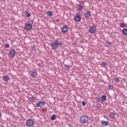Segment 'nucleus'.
<instances>
[{"label": "nucleus", "mask_w": 127, "mask_h": 127, "mask_svg": "<svg viewBox=\"0 0 127 127\" xmlns=\"http://www.w3.org/2000/svg\"><path fill=\"white\" fill-rule=\"evenodd\" d=\"M31 77H32L33 78H35L36 77V76H37V72L36 71H33L31 73Z\"/></svg>", "instance_id": "12"}, {"label": "nucleus", "mask_w": 127, "mask_h": 127, "mask_svg": "<svg viewBox=\"0 0 127 127\" xmlns=\"http://www.w3.org/2000/svg\"><path fill=\"white\" fill-rule=\"evenodd\" d=\"M51 47L52 48V50H56V49L58 48V46L57 44L55 43V42L51 43Z\"/></svg>", "instance_id": "6"}, {"label": "nucleus", "mask_w": 127, "mask_h": 127, "mask_svg": "<svg viewBox=\"0 0 127 127\" xmlns=\"http://www.w3.org/2000/svg\"><path fill=\"white\" fill-rule=\"evenodd\" d=\"M89 122V117L87 116H81L80 118V123L81 124H87Z\"/></svg>", "instance_id": "1"}, {"label": "nucleus", "mask_w": 127, "mask_h": 127, "mask_svg": "<svg viewBox=\"0 0 127 127\" xmlns=\"http://www.w3.org/2000/svg\"><path fill=\"white\" fill-rule=\"evenodd\" d=\"M51 119L52 121H54L55 120H56V115H53L51 117Z\"/></svg>", "instance_id": "24"}, {"label": "nucleus", "mask_w": 127, "mask_h": 127, "mask_svg": "<svg viewBox=\"0 0 127 127\" xmlns=\"http://www.w3.org/2000/svg\"><path fill=\"white\" fill-rule=\"evenodd\" d=\"M55 43L57 44L58 46H61L62 45V41L60 39H56L55 41Z\"/></svg>", "instance_id": "10"}, {"label": "nucleus", "mask_w": 127, "mask_h": 127, "mask_svg": "<svg viewBox=\"0 0 127 127\" xmlns=\"http://www.w3.org/2000/svg\"><path fill=\"white\" fill-rule=\"evenodd\" d=\"M15 56V51L14 50H11L9 53V57L10 58H12Z\"/></svg>", "instance_id": "7"}, {"label": "nucleus", "mask_w": 127, "mask_h": 127, "mask_svg": "<svg viewBox=\"0 0 127 127\" xmlns=\"http://www.w3.org/2000/svg\"><path fill=\"white\" fill-rule=\"evenodd\" d=\"M64 67L66 69H70V65L69 64H65Z\"/></svg>", "instance_id": "28"}, {"label": "nucleus", "mask_w": 127, "mask_h": 127, "mask_svg": "<svg viewBox=\"0 0 127 127\" xmlns=\"http://www.w3.org/2000/svg\"><path fill=\"white\" fill-rule=\"evenodd\" d=\"M110 118L112 119V120H115V119H116V114L114 113H110Z\"/></svg>", "instance_id": "16"}, {"label": "nucleus", "mask_w": 127, "mask_h": 127, "mask_svg": "<svg viewBox=\"0 0 127 127\" xmlns=\"http://www.w3.org/2000/svg\"><path fill=\"white\" fill-rule=\"evenodd\" d=\"M107 65H108V64L106 62H103L101 64V67L103 68H106V67H107Z\"/></svg>", "instance_id": "18"}, {"label": "nucleus", "mask_w": 127, "mask_h": 127, "mask_svg": "<svg viewBox=\"0 0 127 127\" xmlns=\"http://www.w3.org/2000/svg\"><path fill=\"white\" fill-rule=\"evenodd\" d=\"M45 105V102L44 101H38L36 103V106L38 108H40V107H43V106H44Z\"/></svg>", "instance_id": "5"}, {"label": "nucleus", "mask_w": 127, "mask_h": 127, "mask_svg": "<svg viewBox=\"0 0 127 127\" xmlns=\"http://www.w3.org/2000/svg\"><path fill=\"white\" fill-rule=\"evenodd\" d=\"M96 30H97V27L95 25H93L91 27H90L89 29V32L90 33H92V34H94L96 32Z\"/></svg>", "instance_id": "3"}, {"label": "nucleus", "mask_w": 127, "mask_h": 127, "mask_svg": "<svg viewBox=\"0 0 127 127\" xmlns=\"http://www.w3.org/2000/svg\"><path fill=\"white\" fill-rule=\"evenodd\" d=\"M77 10L78 11H82V10H83V6H82V5H78L77 6Z\"/></svg>", "instance_id": "17"}, {"label": "nucleus", "mask_w": 127, "mask_h": 127, "mask_svg": "<svg viewBox=\"0 0 127 127\" xmlns=\"http://www.w3.org/2000/svg\"><path fill=\"white\" fill-rule=\"evenodd\" d=\"M69 29V26L67 25H64V26H63L62 28V32H63V33H67Z\"/></svg>", "instance_id": "2"}, {"label": "nucleus", "mask_w": 127, "mask_h": 127, "mask_svg": "<svg viewBox=\"0 0 127 127\" xmlns=\"http://www.w3.org/2000/svg\"><path fill=\"white\" fill-rule=\"evenodd\" d=\"M47 15L48 16H52V15H53V13H52V11H49L47 12Z\"/></svg>", "instance_id": "25"}, {"label": "nucleus", "mask_w": 127, "mask_h": 127, "mask_svg": "<svg viewBox=\"0 0 127 127\" xmlns=\"http://www.w3.org/2000/svg\"><path fill=\"white\" fill-rule=\"evenodd\" d=\"M0 118H1V112H0Z\"/></svg>", "instance_id": "33"}, {"label": "nucleus", "mask_w": 127, "mask_h": 127, "mask_svg": "<svg viewBox=\"0 0 127 127\" xmlns=\"http://www.w3.org/2000/svg\"><path fill=\"white\" fill-rule=\"evenodd\" d=\"M120 27L122 28H125V27H127V24L125 23H121L120 25Z\"/></svg>", "instance_id": "20"}, {"label": "nucleus", "mask_w": 127, "mask_h": 127, "mask_svg": "<svg viewBox=\"0 0 127 127\" xmlns=\"http://www.w3.org/2000/svg\"><path fill=\"white\" fill-rule=\"evenodd\" d=\"M32 28V25L31 24H26L25 25V29L26 30H30Z\"/></svg>", "instance_id": "8"}, {"label": "nucleus", "mask_w": 127, "mask_h": 127, "mask_svg": "<svg viewBox=\"0 0 127 127\" xmlns=\"http://www.w3.org/2000/svg\"><path fill=\"white\" fill-rule=\"evenodd\" d=\"M81 4H84V3H85V2L84 1H81Z\"/></svg>", "instance_id": "32"}, {"label": "nucleus", "mask_w": 127, "mask_h": 127, "mask_svg": "<svg viewBox=\"0 0 127 127\" xmlns=\"http://www.w3.org/2000/svg\"><path fill=\"white\" fill-rule=\"evenodd\" d=\"M73 18L76 22H79L81 20V17L80 16L75 15L73 17Z\"/></svg>", "instance_id": "11"}, {"label": "nucleus", "mask_w": 127, "mask_h": 127, "mask_svg": "<svg viewBox=\"0 0 127 127\" xmlns=\"http://www.w3.org/2000/svg\"><path fill=\"white\" fill-rule=\"evenodd\" d=\"M3 80L5 82H7V81H9V77H8L7 75H4L3 76Z\"/></svg>", "instance_id": "15"}, {"label": "nucleus", "mask_w": 127, "mask_h": 127, "mask_svg": "<svg viewBox=\"0 0 127 127\" xmlns=\"http://www.w3.org/2000/svg\"><path fill=\"white\" fill-rule=\"evenodd\" d=\"M107 100V96L106 95H103L101 97L102 102H105Z\"/></svg>", "instance_id": "19"}, {"label": "nucleus", "mask_w": 127, "mask_h": 127, "mask_svg": "<svg viewBox=\"0 0 127 127\" xmlns=\"http://www.w3.org/2000/svg\"><path fill=\"white\" fill-rule=\"evenodd\" d=\"M29 100L30 102H33V101H34L35 100V97L32 96V97L29 98Z\"/></svg>", "instance_id": "23"}, {"label": "nucleus", "mask_w": 127, "mask_h": 127, "mask_svg": "<svg viewBox=\"0 0 127 127\" xmlns=\"http://www.w3.org/2000/svg\"><path fill=\"white\" fill-rule=\"evenodd\" d=\"M122 32L124 35H127V29L124 28L122 30Z\"/></svg>", "instance_id": "22"}, {"label": "nucleus", "mask_w": 127, "mask_h": 127, "mask_svg": "<svg viewBox=\"0 0 127 127\" xmlns=\"http://www.w3.org/2000/svg\"><path fill=\"white\" fill-rule=\"evenodd\" d=\"M25 13H26V16H27V17H30V16H31L30 13L27 12V11H26Z\"/></svg>", "instance_id": "29"}, {"label": "nucleus", "mask_w": 127, "mask_h": 127, "mask_svg": "<svg viewBox=\"0 0 127 127\" xmlns=\"http://www.w3.org/2000/svg\"><path fill=\"white\" fill-rule=\"evenodd\" d=\"M82 106H86V102H85V101H82Z\"/></svg>", "instance_id": "31"}, {"label": "nucleus", "mask_w": 127, "mask_h": 127, "mask_svg": "<svg viewBox=\"0 0 127 127\" xmlns=\"http://www.w3.org/2000/svg\"><path fill=\"white\" fill-rule=\"evenodd\" d=\"M95 99L96 103H100L101 102V97H96Z\"/></svg>", "instance_id": "21"}, {"label": "nucleus", "mask_w": 127, "mask_h": 127, "mask_svg": "<svg viewBox=\"0 0 127 127\" xmlns=\"http://www.w3.org/2000/svg\"><path fill=\"white\" fill-rule=\"evenodd\" d=\"M90 15H91V13L89 11H86L84 13V16L86 18H88V17H90Z\"/></svg>", "instance_id": "14"}, {"label": "nucleus", "mask_w": 127, "mask_h": 127, "mask_svg": "<svg viewBox=\"0 0 127 127\" xmlns=\"http://www.w3.org/2000/svg\"><path fill=\"white\" fill-rule=\"evenodd\" d=\"M112 44H113V43L112 42H111L109 41H107L105 43L104 46H105L106 47H108L109 48L112 46Z\"/></svg>", "instance_id": "9"}, {"label": "nucleus", "mask_w": 127, "mask_h": 127, "mask_svg": "<svg viewBox=\"0 0 127 127\" xmlns=\"http://www.w3.org/2000/svg\"><path fill=\"white\" fill-rule=\"evenodd\" d=\"M4 46L5 48H9V45H8V44H5Z\"/></svg>", "instance_id": "30"}, {"label": "nucleus", "mask_w": 127, "mask_h": 127, "mask_svg": "<svg viewBox=\"0 0 127 127\" xmlns=\"http://www.w3.org/2000/svg\"><path fill=\"white\" fill-rule=\"evenodd\" d=\"M101 124L102 126H105V127H108L109 126V122L108 121H105L102 120L101 121Z\"/></svg>", "instance_id": "13"}, {"label": "nucleus", "mask_w": 127, "mask_h": 127, "mask_svg": "<svg viewBox=\"0 0 127 127\" xmlns=\"http://www.w3.org/2000/svg\"><path fill=\"white\" fill-rule=\"evenodd\" d=\"M108 88L110 90H113V89L114 88V86L113 85H110L108 86Z\"/></svg>", "instance_id": "27"}, {"label": "nucleus", "mask_w": 127, "mask_h": 127, "mask_svg": "<svg viewBox=\"0 0 127 127\" xmlns=\"http://www.w3.org/2000/svg\"><path fill=\"white\" fill-rule=\"evenodd\" d=\"M114 80L115 82H117V83H118V82H120V79H119V77H115Z\"/></svg>", "instance_id": "26"}, {"label": "nucleus", "mask_w": 127, "mask_h": 127, "mask_svg": "<svg viewBox=\"0 0 127 127\" xmlns=\"http://www.w3.org/2000/svg\"><path fill=\"white\" fill-rule=\"evenodd\" d=\"M26 125L27 127H33V125H34V121L31 119H28L26 121Z\"/></svg>", "instance_id": "4"}]
</instances>
